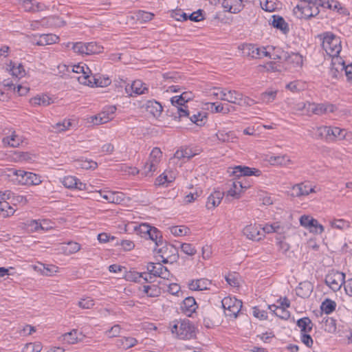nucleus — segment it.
<instances>
[{"instance_id": "obj_51", "label": "nucleus", "mask_w": 352, "mask_h": 352, "mask_svg": "<svg viewBox=\"0 0 352 352\" xmlns=\"http://www.w3.org/2000/svg\"><path fill=\"white\" fill-rule=\"evenodd\" d=\"M329 224L332 228L338 230H343L344 228H349V223L344 219H334L329 222Z\"/></svg>"}, {"instance_id": "obj_1", "label": "nucleus", "mask_w": 352, "mask_h": 352, "mask_svg": "<svg viewBox=\"0 0 352 352\" xmlns=\"http://www.w3.org/2000/svg\"><path fill=\"white\" fill-rule=\"evenodd\" d=\"M238 49L244 56L252 58L269 57L274 59H285L294 67L301 66L303 61L302 56L298 53L287 54L283 52L280 54H276V47L273 45H239Z\"/></svg>"}, {"instance_id": "obj_7", "label": "nucleus", "mask_w": 352, "mask_h": 352, "mask_svg": "<svg viewBox=\"0 0 352 352\" xmlns=\"http://www.w3.org/2000/svg\"><path fill=\"white\" fill-rule=\"evenodd\" d=\"M345 283V274L338 271H331L325 277V283L334 292L340 290Z\"/></svg>"}, {"instance_id": "obj_39", "label": "nucleus", "mask_w": 352, "mask_h": 352, "mask_svg": "<svg viewBox=\"0 0 352 352\" xmlns=\"http://www.w3.org/2000/svg\"><path fill=\"white\" fill-rule=\"evenodd\" d=\"M278 91L276 89H267L260 96V100L263 103L269 104L272 102L276 98Z\"/></svg>"}, {"instance_id": "obj_36", "label": "nucleus", "mask_w": 352, "mask_h": 352, "mask_svg": "<svg viewBox=\"0 0 352 352\" xmlns=\"http://www.w3.org/2000/svg\"><path fill=\"white\" fill-rule=\"evenodd\" d=\"M272 17V25L274 28L280 30L284 34H286L289 31V27L284 19L280 16L276 15H274Z\"/></svg>"}, {"instance_id": "obj_49", "label": "nucleus", "mask_w": 352, "mask_h": 352, "mask_svg": "<svg viewBox=\"0 0 352 352\" xmlns=\"http://www.w3.org/2000/svg\"><path fill=\"white\" fill-rule=\"evenodd\" d=\"M43 346L41 342H30L25 345L22 352H40L42 350Z\"/></svg>"}, {"instance_id": "obj_29", "label": "nucleus", "mask_w": 352, "mask_h": 352, "mask_svg": "<svg viewBox=\"0 0 352 352\" xmlns=\"http://www.w3.org/2000/svg\"><path fill=\"white\" fill-rule=\"evenodd\" d=\"M322 47L327 56L331 58V61L333 62L336 58H342L339 56L342 45H322Z\"/></svg>"}, {"instance_id": "obj_48", "label": "nucleus", "mask_w": 352, "mask_h": 352, "mask_svg": "<svg viewBox=\"0 0 352 352\" xmlns=\"http://www.w3.org/2000/svg\"><path fill=\"white\" fill-rule=\"evenodd\" d=\"M21 142V138L15 134H12V135L3 139V142L5 144H8L12 147H17L20 145Z\"/></svg>"}, {"instance_id": "obj_64", "label": "nucleus", "mask_w": 352, "mask_h": 352, "mask_svg": "<svg viewBox=\"0 0 352 352\" xmlns=\"http://www.w3.org/2000/svg\"><path fill=\"white\" fill-rule=\"evenodd\" d=\"M153 227L150 226L148 224L142 223L139 226L137 231L142 235V237H147L150 231L152 230Z\"/></svg>"}, {"instance_id": "obj_40", "label": "nucleus", "mask_w": 352, "mask_h": 352, "mask_svg": "<svg viewBox=\"0 0 352 352\" xmlns=\"http://www.w3.org/2000/svg\"><path fill=\"white\" fill-rule=\"evenodd\" d=\"M260 5L263 10L269 12H274L279 6L276 0H260Z\"/></svg>"}, {"instance_id": "obj_58", "label": "nucleus", "mask_w": 352, "mask_h": 352, "mask_svg": "<svg viewBox=\"0 0 352 352\" xmlns=\"http://www.w3.org/2000/svg\"><path fill=\"white\" fill-rule=\"evenodd\" d=\"M184 307L189 311H194L196 309L197 305L193 297H188L183 302Z\"/></svg>"}, {"instance_id": "obj_6", "label": "nucleus", "mask_w": 352, "mask_h": 352, "mask_svg": "<svg viewBox=\"0 0 352 352\" xmlns=\"http://www.w3.org/2000/svg\"><path fill=\"white\" fill-rule=\"evenodd\" d=\"M225 315L235 318L242 307V302L235 298L226 297L222 301Z\"/></svg>"}, {"instance_id": "obj_20", "label": "nucleus", "mask_w": 352, "mask_h": 352, "mask_svg": "<svg viewBox=\"0 0 352 352\" xmlns=\"http://www.w3.org/2000/svg\"><path fill=\"white\" fill-rule=\"evenodd\" d=\"M143 107H144L146 111L154 118H158L163 111L162 104L155 100L147 101L143 105Z\"/></svg>"}, {"instance_id": "obj_25", "label": "nucleus", "mask_w": 352, "mask_h": 352, "mask_svg": "<svg viewBox=\"0 0 352 352\" xmlns=\"http://www.w3.org/2000/svg\"><path fill=\"white\" fill-rule=\"evenodd\" d=\"M223 197V192L220 191H215L212 193L208 197L206 202V207L208 209H212L219 206L221 199Z\"/></svg>"}, {"instance_id": "obj_59", "label": "nucleus", "mask_w": 352, "mask_h": 352, "mask_svg": "<svg viewBox=\"0 0 352 352\" xmlns=\"http://www.w3.org/2000/svg\"><path fill=\"white\" fill-rule=\"evenodd\" d=\"M159 266H163L160 263H149L147 266L146 269L148 272L151 274L153 275L155 277H158L160 272V268Z\"/></svg>"}, {"instance_id": "obj_8", "label": "nucleus", "mask_w": 352, "mask_h": 352, "mask_svg": "<svg viewBox=\"0 0 352 352\" xmlns=\"http://www.w3.org/2000/svg\"><path fill=\"white\" fill-rule=\"evenodd\" d=\"M300 225L314 234H322L324 228L318 221L309 215H302L300 218Z\"/></svg>"}, {"instance_id": "obj_18", "label": "nucleus", "mask_w": 352, "mask_h": 352, "mask_svg": "<svg viewBox=\"0 0 352 352\" xmlns=\"http://www.w3.org/2000/svg\"><path fill=\"white\" fill-rule=\"evenodd\" d=\"M41 182L40 176L24 170L22 173L21 178L19 179V183L23 185H38Z\"/></svg>"}, {"instance_id": "obj_19", "label": "nucleus", "mask_w": 352, "mask_h": 352, "mask_svg": "<svg viewBox=\"0 0 352 352\" xmlns=\"http://www.w3.org/2000/svg\"><path fill=\"white\" fill-rule=\"evenodd\" d=\"M18 1L26 12H39L45 8L43 3L36 2L34 0H18Z\"/></svg>"}, {"instance_id": "obj_5", "label": "nucleus", "mask_w": 352, "mask_h": 352, "mask_svg": "<svg viewBox=\"0 0 352 352\" xmlns=\"http://www.w3.org/2000/svg\"><path fill=\"white\" fill-rule=\"evenodd\" d=\"M293 11L299 19H309L317 15L319 12L317 5H311L306 2H300L294 7Z\"/></svg>"}, {"instance_id": "obj_24", "label": "nucleus", "mask_w": 352, "mask_h": 352, "mask_svg": "<svg viewBox=\"0 0 352 352\" xmlns=\"http://www.w3.org/2000/svg\"><path fill=\"white\" fill-rule=\"evenodd\" d=\"M313 285L309 281H304L299 284L296 289V294L302 298H307L313 291Z\"/></svg>"}, {"instance_id": "obj_4", "label": "nucleus", "mask_w": 352, "mask_h": 352, "mask_svg": "<svg viewBox=\"0 0 352 352\" xmlns=\"http://www.w3.org/2000/svg\"><path fill=\"white\" fill-rule=\"evenodd\" d=\"M171 332L182 340L190 339L195 336L194 327L188 320L177 321L171 327Z\"/></svg>"}, {"instance_id": "obj_21", "label": "nucleus", "mask_w": 352, "mask_h": 352, "mask_svg": "<svg viewBox=\"0 0 352 352\" xmlns=\"http://www.w3.org/2000/svg\"><path fill=\"white\" fill-rule=\"evenodd\" d=\"M212 285V283L208 279L201 278L197 280H192L188 286L190 289L195 290V291H202L210 289V287Z\"/></svg>"}, {"instance_id": "obj_15", "label": "nucleus", "mask_w": 352, "mask_h": 352, "mask_svg": "<svg viewBox=\"0 0 352 352\" xmlns=\"http://www.w3.org/2000/svg\"><path fill=\"white\" fill-rule=\"evenodd\" d=\"M248 187V185L243 184V181H232L230 185V189L227 191L226 197H231L234 199H239L243 189H247Z\"/></svg>"}, {"instance_id": "obj_3", "label": "nucleus", "mask_w": 352, "mask_h": 352, "mask_svg": "<svg viewBox=\"0 0 352 352\" xmlns=\"http://www.w3.org/2000/svg\"><path fill=\"white\" fill-rule=\"evenodd\" d=\"M162 157V152L161 150L157 147L153 148L148 160L140 171L141 175L144 177H152L161 162Z\"/></svg>"}, {"instance_id": "obj_31", "label": "nucleus", "mask_w": 352, "mask_h": 352, "mask_svg": "<svg viewBox=\"0 0 352 352\" xmlns=\"http://www.w3.org/2000/svg\"><path fill=\"white\" fill-rule=\"evenodd\" d=\"M138 344V340L133 337H122L117 340V346L123 349H129Z\"/></svg>"}, {"instance_id": "obj_16", "label": "nucleus", "mask_w": 352, "mask_h": 352, "mask_svg": "<svg viewBox=\"0 0 352 352\" xmlns=\"http://www.w3.org/2000/svg\"><path fill=\"white\" fill-rule=\"evenodd\" d=\"M146 90H147V88L144 86L141 80H135L131 85H127L125 87L126 94L130 96H133V94H143Z\"/></svg>"}, {"instance_id": "obj_38", "label": "nucleus", "mask_w": 352, "mask_h": 352, "mask_svg": "<svg viewBox=\"0 0 352 352\" xmlns=\"http://www.w3.org/2000/svg\"><path fill=\"white\" fill-rule=\"evenodd\" d=\"M243 94L233 89H229L227 94L226 102L240 105Z\"/></svg>"}, {"instance_id": "obj_2", "label": "nucleus", "mask_w": 352, "mask_h": 352, "mask_svg": "<svg viewBox=\"0 0 352 352\" xmlns=\"http://www.w3.org/2000/svg\"><path fill=\"white\" fill-rule=\"evenodd\" d=\"M91 71L86 65H74L71 66L70 78L76 79L80 84L96 87L107 86L110 83V80L106 78L104 82L99 81L94 76L89 75Z\"/></svg>"}, {"instance_id": "obj_37", "label": "nucleus", "mask_w": 352, "mask_h": 352, "mask_svg": "<svg viewBox=\"0 0 352 352\" xmlns=\"http://www.w3.org/2000/svg\"><path fill=\"white\" fill-rule=\"evenodd\" d=\"M175 179V174L173 171H165L156 179V184L164 185L173 182Z\"/></svg>"}, {"instance_id": "obj_11", "label": "nucleus", "mask_w": 352, "mask_h": 352, "mask_svg": "<svg viewBox=\"0 0 352 352\" xmlns=\"http://www.w3.org/2000/svg\"><path fill=\"white\" fill-rule=\"evenodd\" d=\"M228 173L233 176L238 177L239 179L242 177L256 175L259 176L261 171L256 168H250L248 166H237L234 168H230Z\"/></svg>"}, {"instance_id": "obj_46", "label": "nucleus", "mask_w": 352, "mask_h": 352, "mask_svg": "<svg viewBox=\"0 0 352 352\" xmlns=\"http://www.w3.org/2000/svg\"><path fill=\"white\" fill-rule=\"evenodd\" d=\"M336 307L335 301L330 299H325L321 304L320 308L327 314L332 313Z\"/></svg>"}, {"instance_id": "obj_30", "label": "nucleus", "mask_w": 352, "mask_h": 352, "mask_svg": "<svg viewBox=\"0 0 352 352\" xmlns=\"http://www.w3.org/2000/svg\"><path fill=\"white\" fill-rule=\"evenodd\" d=\"M297 326L299 327L301 334L309 333L313 329V323L307 317L299 319L297 321Z\"/></svg>"}, {"instance_id": "obj_13", "label": "nucleus", "mask_w": 352, "mask_h": 352, "mask_svg": "<svg viewBox=\"0 0 352 352\" xmlns=\"http://www.w3.org/2000/svg\"><path fill=\"white\" fill-rule=\"evenodd\" d=\"M243 234L252 241H259L263 238V232H261V227L256 225H248L243 230Z\"/></svg>"}, {"instance_id": "obj_42", "label": "nucleus", "mask_w": 352, "mask_h": 352, "mask_svg": "<svg viewBox=\"0 0 352 352\" xmlns=\"http://www.w3.org/2000/svg\"><path fill=\"white\" fill-rule=\"evenodd\" d=\"M142 291L148 297H157L161 294V288L156 285H144Z\"/></svg>"}, {"instance_id": "obj_43", "label": "nucleus", "mask_w": 352, "mask_h": 352, "mask_svg": "<svg viewBox=\"0 0 352 352\" xmlns=\"http://www.w3.org/2000/svg\"><path fill=\"white\" fill-rule=\"evenodd\" d=\"M146 238L153 241L156 246L162 245V236L160 231L155 227L152 228Z\"/></svg>"}, {"instance_id": "obj_22", "label": "nucleus", "mask_w": 352, "mask_h": 352, "mask_svg": "<svg viewBox=\"0 0 352 352\" xmlns=\"http://www.w3.org/2000/svg\"><path fill=\"white\" fill-rule=\"evenodd\" d=\"M79 333L76 329H73L70 332L63 334L60 338L59 340L68 344H74L80 342L81 338H78ZM81 335V333H80Z\"/></svg>"}, {"instance_id": "obj_54", "label": "nucleus", "mask_w": 352, "mask_h": 352, "mask_svg": "<svg viewBox=\"0 0 352 352\" xmlns=\"http://www.w3.org/2000/svg\"><path fill=\"white\" fill-rule=\"evenodd\" d=\"M216 136L217 139L222 142L232 141V140L235 138L233 133H226L224 131H218L216 133Z\"/></svg>"}, {"instance_id": "obj_26", "label": "nucleus", "mask_w": 352, "mask_h": 352, "mask_svg": "<svg viewBox=\"0 0 352 352\" xmlns=\"http://www.w3.org/2000/svg\"><path fill=\"white\" fill-rule=\"evenodd\" d=\"M52 98L45 94L37 95L30 99V103L33 106H48L53 103Z\"/></svg>"}, {"instance_id": "obj_35", "label": "nucleus", "mask_w": 352, "mask_h": 352, "mask_svg": "<svg viewBox=\"0 0 352 352\" xmlns=\"http://www.w3.org/2000/svg\"><path fill=\"white\" fill-rule=\"evenodd\" d=\"M272 165H279L287 166L292 163L290 159L285 155L271 156L268 160Z\"/></svg>"}, {"instance_id": "obj_55", "label": "nucleus", "mask_w": 352, "mask_h": 352, "mask_svg": "<svg viewBox=\"0 0 352 352\" xmlns=\"http://www.w3.org/2000/svg\"><path fill=\"white\" fill-rule=\"evenodd\" d=\"M72 125V123L70 120H64L61 122L56 123L52 127L58 132H63L67 130Z\"/></svg>"}, {"instance_id": "obj_61", "label": "nucleus", "mask_w": 352, "mask_h": 352, "mask_svg": "<svg viewBox=\"0 0 352 352\" xmlns=\"http://www.w3.org/2000/svg\"><path fill=\"white\" fill-rule=\"evenodd\" d=\"M10 70L12 74L16 78H21L25 74V69L21 64H19L17 66L13 65Z\"/></svg>"}, {"instance_id": "obj_45", "label": "nucleus", "mask_w": 352, "mask_h": 352, "mask_svg": "<svg viewBox=\"0 0 352 352\" xmlns=\"http://www.w3.org/2000/svg\"><path fill=\"white\" fill-rule=\"evenodd\" d=\"M194 155H195V153H192L190 148H185L177 150L174 155V157L178 160L184 158L189 160Z\"/></svg>"}, {"instance_id": "obj_32", "label": "nucleus", "mask_w": 352, "mask_h": 352, "mask_svg": "<svg viewBox=\"0 0 352 352\" xmlns=\"http://www.w3.org/2000/svg\"><path fill=\"white\" fill-rule=\"evenodd\" d=\"M268 308L276 316L281 319L287 320L289 317V312L284 306L271 305L268 306Z\"/></svg>"}, {"instance_id": "obj_60", "label": "nucleus", "mask_w": 352, "mask_h": 352, "mask_svg": "<svg viewBox=\"0 0 352 352\" xmlns=\"http://www.w3.org/2000/svg\"><path fill=\"white\" fill-rule=\"evenodd\" d=\"M88 47H100V45H72V50L75 53L82 56H89Z\"/></svg>"}, {"instance_id": "obj_14", "label": "nucleus", "mask_w": 352, "mask_h": 352, "mask_svg": "<svg viewBox=\"0 0 352 352\" xmlns=\"http://www.w3.org/2000/svg\"><path fill=\"white\" fill-rule=\"evenodd\" d=\"M336 110V107L331 104H316L311 103L308 106V113H312L316 115H322L328 113H333Z\"/></svg>"}, {"instance_id": "obj_12", "label": "nucleus", "mask_w": 352, "mask_h": 352, "mask_svg": "<svg viewBox=\"0 0 352 352\" xmlns=\"http://www.w3.org/2000/svg\"><path fill=\"white\" fill-rule=\"evenodd\" d=\"M346 132L344 129H340L337 126H327V133L326 142H336L346 139Z\"/></svg>"}, {"instance_id": "obj_33", "label": "nucleus", "mask_w": 352, "mask_h": 352, "mask_svg": "<svg viewBox=\"0 0 352 352\" xmlns=\"http://www.w3.org/2000/svg\"><path fill=\"white\" fill-rule=\"evenodd\" d=\"M154 14L144 10H138L134 13V16H131V19H136L140 23H146L153 19Z\"/></svg>"}, {"instance_id": "obj_53", "label": "nucleus", "mask_w": 352, "mask_h": 352, "mask_svg": "<svg viewBox=\"0 0 352 352\" xmlns=\"http://www.w3.org/2000/svg\"><path fill=\"white\" fill-rule=\"evenodd\" d=\"M123 200V194L118 192L109 191L107 201L112 204H120Z\"/></svg>"}, {"instance_id": "obj_34", "label": "nucleus", "mask_w": 352, "mask_h": 352, "mask_svg": "<svg viewBox=\"0 0 352 352\" xmlns=\"http://www.w3.org/2000/svg\"><path fill=\"white\" fill-rule=\"evenodd\" d=\"M60 41L59 37L53 34H41L39 36V39L37 40L35 44H56Z\"/></svg>"}, {"instance_id": "obj_56", "label": "nucleus", "mask_w": 352, "mask_h": 352, "mask_svg": "<svg viewBox=\"0 0 352 352\" xmlns=\"http://www.w3.org/2000/svg\"><path fill=\"white\" fill-rule=\"evenodd\" d=\"M188 228L185 226H172L170 228L171 234L175 236H184L186 235L188 232Z\"/></svg>"}, {"instance_id": "obj_28", "label": "nucleus", "mask_w": 352, "mask_h": 352, "mask_svg": "<svg viewBox=\"0 0 352 352\" xmlns=\"http://www.w3.org/2000/svg\"><path fill=\"white\" fill-rule=\"evenodd\" d=\"M293 190L296 197L308 195L309 193L315 192L314 188L302 183L294 186Z\"/></svg>"}, {"instance_id": "obj_17", "label": "nucleus", "mask_w": 352, "mask_h": 352, "mask_svg": "<svg viewBox=\"0 0 352 352\" xmlns=\"http://www.w3.org/2000/svg\"><path fill=\"white\" fill-rule=\"evenodd\" d=\"M61 182L63 186L67 188H76L80 190H85L87 189L85 184L80 182L74 176L65 177Z\"/></svg>"}, {"instance_id": "obj_44", "label": "nucleus", "mask_w": 352, "mask_h": 352, "mask_svg": "<svg viewBox=\"0 0 352 352\" xmlns=\"http://www.w3.org/2000/svg\"><path fill=\"white\" fill-rule=\"evenodd\" d=\"M76 166L86 170H94L97 168L98 164L96 162L92 160L80 159L76 161Z\"/></svg>"}, {"instance_id": "obj_47", "label": "nucleus", "mask_w": 352, "mask_h": 352, "mask_svg": "<svg viewBox=\"0 0 352 352\" xmlns=\"http://www.w3.org/2000/svg\"><path fill=\"white\" fill-rule=\"evenodd\" d=\"M236 1L240 2V7H241L242 0H223L222 2V6L226 11L230 12L231 13H237L240 11L241 8L233 7L232 6V3Z\"/></svg>"}, {"instance_id": "obj_52", "label": "nucleus", "mask_w": 352, "mask_h": 352, "mask_svg": "<svg viewBox=\"0 0 352 352\" xmlns=\"http://www.w3.org/2000/svg\"><path fill=\"white\" fill-rule=\"evenodd\" d=\"M190 120L198 126H202L206 123V113L199 112L197 114H194L190 116Z\"/></svg>"}, {"instance_id": "obj_27", "label": "nucleus", "mask_w": 352, "mask_h": 352, "mask_svg": "<svg viewBox=\"0 0 352 352\" xmlns=\"http://www.w3.org/2000/svg\"><path fill=\"white\" fill-rule=\"evenodd\" d=\"M162 246L160 248H155V252L158 254L159 256L162 258V261L164 263H166L168 262V258L170 256V253L174 250V248L171 245H162Z\"/></svg>"}, {"instance_id": "obj_23", "label": "nucleus", "mask_w": 352, "mask_h": 352, "mask_svg": "<svg viewBox=\"0 0 352 352\" xmlns=\"http://www.w3.org/2000/svg\"><path fill=\"white\" fill-rule=\"evenodd\" d=\"M319 42L322 44H331L334 42L336 44H341L342 41L336 34L331 32H326L321 34L318 35Z\"/></svg>"}, {"instance_id": "obj_50", "label": "nucleus", "mask_w": 352, "mask_h": 352, "mask_svg": "<svg viewBox=\"0 0 352 352\" xmlns=\"http://www.w3.org/2000/svg\"><path fill=\"white\" fill-rule=\"evenodd\" d=\"M327 126H320L313 128V130L315 131V137L316 139L326 142Z\"/></svg>"}, {"instance_id": "obj_41", "label": "nucleus", "mask_w": 352, "mask_h": 352, "mask_svg": "<svg viewBox=\"0 0 352 352\" xmlns=\"http://www.w3.org/2000/svg\"><path fill=\"white\" fill-rule=\"evenodd\" d=\"M15 210L10 206L8 201H0V217L6 218L12 215Z\"/></svg>"}, {"instance_id": "obj_57", "label": "nucleus", "mask_w": 352, "mask_h": 352, "mask_svg": "<svg viewBox=\"0 0 352 352\" xmlns=\"http://www.w3.org/2000/svg\"><path fill=\"white\" fill-rule=\"evenodd\" d=\"M78 305L82 309H91L94 305V300L90 297L81 298L78 301Z\"/></svg>"}, {"instance_id": "obj_10", "label": "nucleus", "mask_w": 352, "mask_h": 352, "mask_svg": "<svg viewBox=\"0 0 352 352\" xmlns=\"http://www.w3.org/2000/svg\"><path fill=\"white\" fill-rule=\"evenodd\" d=\"M116 111L115 106L107 107L104 110L98 115L91 118L92 122L94 124H102L108 122L113 118V114Z\"/></svg>"}, {"instance_id": "obj_62", "label": "nucleus", "mask_w": 352, "mask_h": 352, "mask_svg": "<svg viewBox=\"0 0 352 352\" xmlns=\"http://www.w3.org/2000/svg\"><path fill=\"white\" fill-rule=\"evenodd\" d=\"M181 249L184 253L189 256H193L197 252L195 248L190 243H182Z\"/></svg>"}, {"instance_id": "obj_63", "label": "nucleus", "mask_w": 352, "mask_h": 352, "mask_svg": "<svg viewBox=\"0 0 352 352\" xmlns=\"http://www.w3.org/2000/svg\"><path fill=\"white\" fill-rule=\"evenodd\" d=\"M171 104L174 107H184L186 101L184 100V98L182 94L179 96H175L171 98L170 99Z\"/></svg>"}, {"instance_id": "obj_9", "label": "nucleus", "mask_w": 352, "mask_h": 352, "mask_svg": "<svg viewBox=\"0 0 352 352\" xmlns=\"http://www.w3.org/2000/svg\"><path fill=\"white\" fill-rule=\"evenodd\" d=\"M344 69V60L342 58H336L333 62L331 61L329 71V76L333 80L332 83L334 84L336 80L342 77Z\"/></svg>"}]
</instances>
